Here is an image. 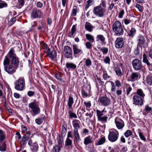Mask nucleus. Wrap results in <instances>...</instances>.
<instances>
[{
  "mask_svg": "<svg viewBox=\"0 0 152 152\" xmlns=\"http://www.w3.org/2000/svg\"><path fill=\"white\" fill-rule=\"evenodd\" d=\"M29 108L31 109V112L34 115L40 113V109L39 107V102L36 100L30 103L28 105Z\"/></svg>",
  "mask_w": 152,
  "mask_h": 152,
  "instance_id": "obj_3",
  "label": "nucleus"
},
{
  "mask_svg": "<svg viewBox=\"0 0 152 152\" xmlns=\"http://www.w3.org/2000/svg\"><path fill=\"white\" fill-rule=\"evenodd\" d=\"M19 63L18 57L11 59L10 64L6 67V71L9 74L14 73L19 66Z\"/></svg>",
  "mask_w": 152,
  "mask_h": 152,
  "instance_id": "obj_1",
  "label": "nucleus"
},
{
  "mask_svg": "<svg viewBox=\"0 0 152 152\" xmlns=\"http://www.w3.org/2000/svg\"><path fill=\"white\" fill-rule=\"evenodd\" d=\"M72 48L74 55L75 56L77 55H80L83 53V50L78 48V46L77 45H73Z\"/></svg>",
  "mask_w": 152,
  "mask_h": 152,
  "instance_id": "obj_14",
  "label": "nucleus"
},
{
  "mask_svg": "<svg viewBox=\"0 0 152 152\" xmlns=\"http://www.w3.org/2000/svg\"><path fill=\"white\" fill-rule=\"evenodd\" d=\"M48 55L49 57L53 59L56 56V52L55 50H53L51 52L48 53Z\"/></svg>",
  "mask_w": 152,
  "mask_h": 152,
  "instance_id": "obj_34",
  "label": "nucleus"
},
{
  "mask_svg": "<svg viewBox=\"0 0 152 152\" xmlns=\"http://www.w3.org/2000/svg\"><path fill=\"white\" fill-rule=\"evenodd\" d=\"M45 115H41V118H38L35 119L36 123L39 125L41 124L42 123L43 121L45 120Z\"/></svg>",
  "mask_w": 152,
  "mask_h": 152,
  "instance_id": "obj_29",
  "label": "nucleus"
},
{
  "mask_svg": "<svg viewBox=\"0 0 152 152\" xmlns=\"http://www.w3.org/2000/svg\"><path fill=\"white\" fill-rule=\"evenodd\" d=\"M41 15V11L39 10H33L31 14V16L34 18H37Z\"/></svg>",
  "mask_w": 152,
  "mask_h": 152,
  "instance_id": "obj_22",
  "label": "nucleus"
},
{
  "mask_svg": "<svg viewBox=\"0 0 152 152\" xmlns=\"http://www.w3.org/2000/svg\"><path fill=\"white\" fill-rule=\"evenodd\" d=\"M106 11V9L103 8L100 5H98L94 7L93 10V13L97 17H102Z\"/></svg>",
  "mask_w": 152,
  "mask_h": 152,
  "instance_id": "obj_6",
  "label": "nucleus"
},
{
  "mask_svg": "<svg viewBox=\"0 0 152 152\" xmlns=\"http://www.w3.org/2000/svg\"><path fill=\"white\" fill-rule=\"evenodd\" d=\"M132 20H131L129 18H126L124 20V23L126 25H128L129 23L132 22Z\"/></svg>",
  "mask_w": 152,
  "mask_h": 152,
  "instance_id": "obj_56",
  "label": "nucleus"
},
{
  "mask_svg": "<svg viewBox=\"0 0 152 152\" xmlns=\"http://www.w3.org/2000/svg\"><path fill=\"white\" fill-rule=\"evenodd\" d=\"M91 61L90 59L87 58L85 61V64L88 67H89L91 65Z\"/></svg>",
  "mask_w": 152,
  "mask_h": 152,
  "instance_id": "obj_51",
  "label": "nucleus"
},
{
  "mask_svg": "<svg viewBox=\"0 0 152 152\" xmlns=\"http://www.w3.org/2000/svg\"><path fill=\"white\" fill-rule=\"evenodd\" d=\"M103 77L104 80H106L107 79H110L111 78V77L108 75L107 71H106V70L103 69Z\"/></svg>",
  "mask_w": 152,
  "mask_h": 152,
  "instance_id": "obj_35",
  "label": "nucleus"
},
{
  "mask_svg": "<svg viewBox=\"0 0 152 152\" xmlns=\"http://www.w3.org/2000/svg\"><path fill=\"white\" fill-rule=\"evenodd\" d=\"M104 61L106 64H109L110 63V59L109 57L106 56L104 60Z\"/></svg>",
  "mask_w": 152,
  "mask_h": 152,
  "instance_id": "obj_59",
  "label": "nucleus"
},
{
  "mask_svg": "<svg viewBox=\"0 0 152 152\" xmlns=\"http://www.w3.org/2000/svg\"><path fill=\"white\" fill-rule=\"evenodd\" d=\"M146 81L148 85H152V75H149L147 76Z\"/></svg>",
  "mask_w": 152,
  "mask_h": 152,
  "instance_id": "obj_40",
  "label": "nucleus"
},
{
  "mask_svg": "<svg viewBox=\"0 0 152 152\" xmlns=\"http://www.w3.org/2000/svg\"><path fill=\"white\" fill-rule=\"evenodd\" d=\"M64 53L65 58L71 59H73L72 51L69 47L66 46L64 47Z\"/></svg>",
  "mask_w": 152,
  "mask_h": 152,
  "instance_id": "obj_9",
  "label": "nucleus"
},
{
  "mask_svg": "<svg viewBox=\"0 0 152 152\" xmlns=\"http://www.w3.org/2000/svg\"><path fill=\"white\" fill-rule=\"evenodd\" d=\"M99 5H100L103 8L106 9L107 7V2L106 0H101L100 3Z\"/></svg>",
  "mask_w": 152,
  "mask_h": 152,
  "instance_id": "obj_43",
  "label": "nucleus"
},
{
  "mask_svg": "<svg viewBox=\"0 0 152 152\" xmlns=\"http://www.w3.org/2000/svg\"><path fill=\"white\" fill-rule=\"evenodd\" d=\"M29 139L28 138V137H27V136L26 137V136L23 135L21 140V141L20 142V144L21 145H23L26 143V141Z\"/></svg>",
  "mask_w": 152,
  "mask_h": 152,
  "instance_id": "obj_38",
  "label": "nucleus"
},
{
  "mask_svg": "<svg viewBox=\"0 0 152 152\" xmlns=\"http://www.w3.org/2000/svg\"><path fill=\"white\" fill-rule=\"evenodd\" d=\"M105 138L102 137L98 141L96 142L95 145H102L105 142Z\"/></svg>",
  "mask_w": 152,
  "mask_h": 152,
  "instance_id": "obj_42",
  "label": "nucleus"
},
{
  "mask_svg": "<svg viewBox=\"0 0 152 152\" xmlns=\"http://www.w3.org/2000/svg\"><path fill=\"white\" fill-rule=\"evenodd\" d=\"M30 147L31 149L33 152H37L38 149V146L36 142L33 143V144Z\"/></svg>",
  "mask_w": 152,
  "mask_h": 152,
  "instance_id": "obj_30",
  "label": "nucleus"
},
{
  "mask_svg": "<svg viewBox=\"0 0 152 152\" xmlns=\"http://www.w3.org/2000/svg\"><path fill=\"white\" fill-rule=\"evenodd\" d=\"M139 78V74L137 72H133L130 75L129 80L134 82Z\"/></svg>",
  "mask_w": 152,
  "mask_h": 152,
  "instance_id": "obj_15",
  "label": "nucleus"
},
{
  "mask_svg": "<svg viewBox=\"0 0 152 152\" xmlns=\"http://www.w3.org/2000/svg\"><path fill=\"white\" fill-rule=\"evenodd\" d=\"M25 2L24 0H18L17 2V4L19 8H21L23 7L24 4Z\"/></svg>",
  "mask_w": 152,
  "mask_h": 152,
  "instance_id": "obj_46",
  "label": "nucleus"
},
{
  "mask_svg": "<svg viewBox=\"0 0 152 152\" xmlns=\"http://www.w3.org/2000/svg\"><path fill=\"white\" fill-rule=\"evenodd\" d=\"M94 139H92L90 136H88L84 139V143L86 145H87L89 144L93 143Z\"/></svg>",
  "mask_w": 152,
  "mask_h": 152,
  "instance_id": "obj_18",
  "label": "nucleus"
},
{
  "mask_svg": "<svg viewBox=\"0 0 152 152\" xmlns=\"http://www.w3.org/2000/svg\"><path fill=\"white\" fill-rule=\"evenodd\" d=\"M69 116L71 118H77V116L74 113H72L71 111H69Z\"/></svg>",
  "mask_w": 152,
  "mask_h": 152,
  "instance_id": "obj_57",
  "label": "nucleus"
},
{
  "mask_svg": "<svg viewBox=\"0 0 152 152\" xmlns=\"http://www.w3.org/2000/svg\"><path fill=\"white\" fill-rule=\"evenodd\" d=\"M96 39L97 41L100 40L102 44L105 45V38L103 35L101 34L97 35L96 37Z\"/></svg>",
  "mask_w": 152,
  "mask_h": 152,
  "instance_id": "obj_26",
  "label": "nucleus"
},
{
  "mask_svg": "<svg viewBox=\"0 0 152 152\" xmlns=\"http://www.w3.org/2000/svg\"><path fill=\"white\" fill-rule=\"evenodd\" d=\"M21 128L22 131L23 132L25 133L27 132V128L26 127L24 126V125H22L21 126Z\"/></svg>",
  "mask_w": 152,
  "mask_h": 152,
  "instance_id": "obj_61",
  "label": "nucleus"
},
{
  "mask_svg": "<svg viewBox=\"0 0 152 152\" xmlns=\"http://www.w3.org/2000/svg\"><path fill=\"white\" fill-rule=\"evenodd\" d=\"M6 148V141L2 142H0V151L2 152L5 151Z\"/></svg>",
  "mask_w": 152,
  "mask_h": 152,
  "instance_id": "obj_24",
  "label": "nucleus"
},
{
  "mask_svg": "<svg viewBox=\"0 0 152 152\" xmlns=\"http://www.w3.org/2000/svg\"><path fill=\"white\" fill-rule=\"evenodd\" d=\"M72 144V140L69 138H67L65 141L66 145H70Z\"/></svg>",
  "mask_w": 152,
  "mask_h": 152,
  "instance_id": "obj_53",
  "label": "nucleus"
},
{
  "mask_svg": "<svg viewBox=\"0 0 152 152\" xmlns=\"http://www.w3.org/2000/svg\"><path fill=\"white\" fill-rule=\"evenodd\" d=\"M6 132L3 130L0 129V142L4 141L6 138Z\"/></svg>",
  "mask_w": 152,
  "mask_h": 152,
  "instance_id": "obj_23",
  "label": "nucleus"
},
{
  "mask_svg": "<svg viewBox=\"0 0 152 152\" xmlns=\"http://www.w3.org/2000/svg\"><path fill=\"white\" fill-rule=\"evenodd\" d=\"M10 60L8 57L7 56H6L5 57V58L4 59L3 61V64L4 66V68L5 71H6V67L8 65H10Z\"/></svg>",
  "mask_w": 152,
  "mask_h": 152,
  "instance_id": "obj_27",
  "label": "nucleus"
},
{
  "mask_svg": "<svg viewBox=\"0 0 152 152\" xmlns=\"http://www.w3.org/2000/svg\"><path fill=\"white\" fill-rule=\"evenodd\" d=\"M124 44V41L122 38L118 37L115 41V45L116 48H121L123 46Z\"/></svg>",
  "mask_w": 152,
  "mask_h": 152,
  "instance_id": "obj_13",
  "label": "nucleus"
},
{
  "mask_svg": "<svg viewBox=\"0 0 152 152\" xmlns=\"http://www.w3.org/2000/svg\"><path fill=\"white\" fill-rule=\"evenodd\" d=\"M115 83L116 86L117 87H119L121 86V83L118 80H116L115 81Z\"/></svg>",
  "mask_w": 152,
  "mask_h": 152,
  "instance_id": "obj_63",
  "label": "nucleus"
},
{
  "mask_svg": "<svg viewBox=\"0 0 152 152\" xmlns=\"http://www.w3.org/2000/svg\"><path fill=\"white\" fill-rule=\"evenodd\" d=\"M133 104L135 105L141 106L143 104L142 99L138 95H136L133 97Z\"/></svg>",
  "mask_w": 152,
  "mask_h": 152,
  "instance_id": "obj_11",
  "label": "nucleus"
},
{
  "mask_svg": "<svg viewBox=\"0 0 152 152\" xmlns=\"http://www.w3.org/2000/svg\"><path fill=\"white\" fill-rule=\"evenodd\" d=\"M72 124L74 128L73 130H78L80 128V122L77 119H75L72 121Z\"/></svg>",
  "mask_w": 152,
  "mask_h": 152,
  "instance_id": "obj_16",
  "label": "nucleus"
},
{
  "mask_svg": "<svg viewBox=\"0 0 152 152\" xmlns=\"http://www.w3.org/2000/svg\"><path fill=\"white\" fill-rule=\"evenodd\" d=\"M141 62L137 59H134L132 61L134 69L135 70H140L142 67Z\"/></svg>",
  "mask_w": 152,
  "mask_h": 152,
  "instance_id": "obj_10",
  "label": "nucleus"
},
{
  "mask_svg": "<svg viewBox=\"0 0 152 152\" xmlns=\"http://www.w3.org/2000/svg\"><path fill=\"white\" fill-rule=\"evenodd\" d=\"M99 102L102 106L107 107L111 103V99L106 96H101L99 99Z\"/></svg>",
  "mask_w": 152,
  "mask_h": 152,
  "instance_id": "obj_7",
  "label": "nucleus"
},
{
  "mask_svg": "<svg viewBox=\"0 0 152 152\" xmlns=\"http://www.w3.org/2000/svg\"><path fill=\"white\" fill-rule=\"evenodd\" d=\"M110 83L112 86L111 91L113 92H115L116 91V87L115 86L113 82L111 81Z\"/></svg>",
  "mask_w": 152,
  "mask_h": 152,
  "instance_id": "obj_52",
  "label": "nucleus"
},
{
  "mask_svg": "<svg viewBox=\"0 0 152 152\" xmlns=\"http://www.w3.org/2000/svg\"><path fill=\"white\" fill-rule=\"evenodd\" d=\"M116 126L118 129H122L124 126V121L119 117H117L115 119Z\"/></svg>",
  "mask_w": 152,
  "mask_h": 152,
  "instance_id": "obj_12",
  "label": "nucleus"
},
{
  "mask_svg": "<svg viewBox=\"0 0 152 152\" xmlns=\"http://www.w3.org/2000/svg\"><path fill=\"white\" fill-rule=\"evenodd\" d=\"M66 66L68 70H73L75 69L76 67V65L72 63L67 62L66 63Z\"/></svg>",
  "mask_w": 152,
  "mask_h": 152,
  "instance_id": "obj_20",
  "label": "nucleus"
},
{
  "mask_svg": "<svg viewBox=\"0 0 152 152\" xmlns=\"http://www.w3.org/2000/svg\"><path fill=\"white\" fill-rule=\"evenodd\" d=\"M112 28L115 35L120 36L124 33V31L122 24L119 21H117L114 22Z\"/></svg>",
  "mask_w": 152,
  "mask_h": 152,
  "instance_id": "obj_2",
  "label": "nucleus"
},
{
  "mask_svg": "<svg viewBox=\"0 0 152 152\" xmlns=\"http://www.w3.org/2000/svg\"><path fill=\"white\" fill-rule=\"evenodd\" d=\"M7 56L10 58V59L18 57L15 53L14 49L11 48L7 54Z\"/></svg>",
  "mask_w": 152,
  "mask_h": 152,
  "instance_id": "obj_17",
  "label": "nucleus"
},
{
  "mask_svg": "<svg viewBox=\"0 0 152 152\" xmlns=\"http://www.w3.org/2000/svg\"><path fill=\"white\" fill-rule=\"evenodd\" d=\"M114 70L117 75L118 76H121L122 75L121 70L118 67H115Z\"/></svg>",
  "mask_w": 152,
  "mask_h": 152,
  "instance_id": "obj_47",
  "label": "nucleus"
},
{
  "mask_svg": "<svg viewBox=\"0 0 152 152\" xmlns=\"http://www.w3.org/2000/svg\"><path fill=\"white\" fill-rule=\"evenodd\" d=\"M137 132L140 139L146 142V138L143 135V133L140 129H138L137 130Z\"/></svg>",
  "mask_w": 152,
  "mask_h": 152,
  "instance_id": "obj_33",
  "label": "nucleus"
},
{
  "mask_svg": "<svg viewBox=\"0 0 152 152\" xmlns=\"http://www.w3.org/2000/svg\"><path fill=\"white\" fill-rule=\"evenodd\" d=\"M136 33V30L134 28H131L129 33L128 34V35L132 38H133L135 35Z\"/></svg>",
  "mask_w": 152,
  "mask_h": 152,
  "instance_id": "obj_39",
  "label": "nucleus"
},
{
  "mask_svg": "<svg viewBox=\"0 0 152 152\" xmlns=\"http://www.w3.org/2000/svg\"><path fill=\"white\" fill-rule=\"evenodd\" d=\"M86 38L91 42H92L94 41V38L93 36L90 34H86Z\"/></svg>",
  "mask_w": 152,
  "mask_h": 152,
  "instance_id": "obj_44",
  "label": "nucleus"
},
{
  "mask_svg": "<svg viewBox=\"0 0 152 152\" xmlns=\"http://www.w3.org/2000/svg\"><path fill=\"white\" fill-rule=\"evenodd\" d=\"M137 94L138 95L140 96H139L141 97L142 98H143L145 95L143 93L142 90L141 89L137 90Z\"/></svg>",
  "mask_w": 152,
  "mask_h": 152,
  "instance_id": "obj_49",
  "label": "nucleus"
},
{
  "mask_svg": "<svg viewBox=\"0 0 152 152\" xmlns=\"http://www.w3.org/2000/svg\"><path fill=\"white\" fill-rule=\"evenodd\" d=\"M132 134V133L131 131L129 130H127L124 133L125 136L127 138L128 137L130 136Z\"/></svg>",
  "mask_w": 152,
  "mask_h": 152,
  "instance_id": "obj_48",
  "label": "nucleus"
},
{
  "mask_svg": "<svg viewBox=\"0 0 152 152\" xmlns=\"http://www.w3.org/2000/svg\"><path fill=\"white\" fill-rule=\"evenodd\" d=\"M135 7L138 9L140 12H141L142 11L141 7L140 5L137 4L136 5Z\"/></svg>",
  "mask_w": 152,
  "mask_h": 152,
  "instance_id": "obj_64",
  "label": "nucleus"
},
{
  "mask_svg": "<svg viewBox=\"0 0 152 152\" xmlns=\"http://www.w3.org/2000/svg\"><path fill=\"white\" fill-rule=\"evenodd\" d=\"M85 45L87 49H90L92 47V44L89 42H86L85 44Z\"/></svg>",
  "mask_w": 152,
  "mask_h": 152,
  "instance_id": "obj_58",
  "label": "nucleus"
},
{
  "mask_svg": "<svg viewBox=\"0 0 152 152\" xmlns=\"http://www.w3.org/2000/svg\"><path fill=\"white\" fill-rule=\"evenodd\" d=\"M124 13V10H120L118 14V17L120 18H122Z\"/></svg>",
  "mask_w": 152,
  "mask_h": 152,
  "instance_id": "obj_55",
  "label": "nucleus"
},
{
  "mask_svg": "<svg viewBox=\"0 0 152 152\" xmlns=\"http://www.w3.org/2000/svg\"><path fill=\"white\" fill-rule=\"evenodd\" d=\"M15 88L18 91H22L25 86V79L23 77H20L14 83Z\"/></svg>",
  "mask_w": 152,
  "mask_h": 152,
  "instance_id": "obj_4",
  "label": "nucleus"
},
{
  "mask_svg": "<svg viewBox=\"0 0 152 152\" xmlns=\"http://www.w3.org/2000/svg\"><path fill=\"white\" fill-rule=\"evenodd\" d=\"M148 57L146 54L144 53L142 55L143 62L146 64L148 63H149V62L148 60Z\"/></svg>",
  "mask_w": 152,
  "mask_h": 152,
  "instance_id": "obj_45",
  "label": "nucleus"
},
{
  "mask_svg": "<svg viewBox=\"0 0 152 152\" xmlns=\"http://www.w3.org/2000/svg\"><path fill=\"white\" fill-rule=\"evenodd\" d=\"M115 4L113 3V1H112L110 4H109V9L110 10H112Z\"/></svg>",
  "mask_w": 152,
  "mask_h": 152,
  "instance_id": "obj_62",
  "label": "nucleus"
},
{
  "mask_svg": "<svg viewBox=\"0 0 152 152\" xmlns=\"http://www.w3.org/2000/svg\"><path fill=\"white\" fill-rule=\"evenodd\" d=\"M95 2L94 0H88L87 1L85 4V10L86 11L90 6L94 4Z\"/></svg>",
  "mask_w": 152,
  "mask_h": 152,
  "instance_id": "obj_25",
  "label": "nucleus"
},
{
  "mask_svg": "<svg viewBox=\"0 0 152 152\" xmlns=\"http://www.w3.org/2000/svg\"><path fill=\"white\" fill-rule=\"evenodd\" d=\"M145 42V39L143 36L140 35L138 37V43L137 45L141 47L143 45Z\"/></svg>",
  "mask_w": 152,
  "mask_h": 152,
  "instance_id": "obj_21",
  "label": "nucleus"
},
{
  "mask_svg": "<svg viewBox=\"0 0 152 152\" xmlns=\"http://www.w3.org/2000/svg\"><path fill=\"white\" fill-rule=\"evenodd\" d=\"M152 111V109L151 107L149 106L148 105L145 106L144 110V113L146 114L150 113Z\"/></svg>",
  "mask_w": 152,
  "mask_h": 152,
  "instance_id": "obj_41",
  "label": "nucleus"
},
{
  "mask_svg": "<svg viewBox=\"0 0 152 152\" xmlns=\"http://www.w3.org/2000/svg\"><path fill=\"white\" fill-rule=\"evenodd\" d=\"M105 108L104 109L100 111L98 110H96V115L97 117V119L98 121H101L103 122H107L108 117L106 115H104V118H102L101 116H102L104 115V111Z\"/></svg>",
  "mask_w": 152,
  "mask_h": 152,
  "instance_id": "obj_8",
  "label": "nucleus"
},
{
  "mask_svg": "<svg viewBox=\"0 0 152 152\" xmlns=\"http://www.w3.org/2000/svg\"><path fill=\"white\" fill-rule=\"evenodd\" d=\"M85 27L86 29L89 31H91L93 28V26L88 22L86 23Z\"/></svg>",
  "mask_w": 152,
  "mask_h": 152,
  "instance_id": "obj_32",
  "label": "nucleus"
},
{
  "mask_svg": "<svg viewBox=\"0 0 152 152\" xmlns=\"http://www.w3.org/2000/svg\"><path fill=\"white\" fill-rule=\"evenodd\" d=\"M74 102V100L72 96H69V97L68 105L69 108H72V104Z\"/></svg>",
  "mask_w": 152,
  "mask_h": 152,
  "instance_id": "obj_36",
  "label": "nucleus"
},
{
  "mask_svg": "<svg viewBox=\"0 0 152 152\" xmlns=\"http://www.w3.org/2000/svg\"><path fill=\"white\" fill-rule=\"evenodd\" d=\"M84 104L85 105L86 107L87 108H89L91 106V103L90 102H84Z\"/></svg>",
  "mask_w": 152,
  "mask_h": 152,
  "instance_id": "obj_60",
  "label": "nucleus"
},
{
  "mask_svg": "<svg viewBox=\"0 0 152 152\" xmlns=\"http://www.w3.org/2000/svg\"><path fill=\"white\" fill-rule=\"evenodd\" d=\"M100 50L104 54L107 53L108 52V49L107 48L103 47L100 48Z\"/></svg>",
  "mask_w": 152,
  "mask_h": 152,
  "instance_id": "obj_54",
  "label": "nucleus"
},
{
  "mask_svg": "<svg viewBox=\"0 0 152 152\" xmlns=\"http://www.w3.org/2000/svg\"><path fill=\"white\" fill-rule=\"evenodd\" d=\"M73 134L75 137L74 140L78 141L80 139V136L79 134L78 130H73Z\"/></svg>",
  "mask_w": 152,
  "mask_h": 152,
  "instance_id": "obj_31",
  "label": "nucleus"
},
{
  "mask_svg": "<svg viewBox=\"0 0 152 152\" xmlns=\"http://www.w3.org/2000/svg\"><path fill=\"white\" fill-rule=\"evenodd\" d=\"M119 133L116 129H112L110 130L108 138L109 140L112 142L116 141L118 139Z\"/></svg>",
  "mask_w": 152,
  "mask_h": 152,
  "instance_id": "obj_5",
  "label": "nucleus"
},
{
  "mask_svg": "<svg viewBox=\"0 0 152 152\" xmlns=\"http://www.w3.org/2000/svg\"><path fill=\"white\" fill-rule=\"evenodd\" d=\"M125 87L126 89V94L128 95L129 94L130 92L132 91V88L129 85L127 84H125Z\"/></svg>",
  "mask_w": 152,
  "mask_h": 152,
  "instance_id": "obj_37",
  "label": "nucleus"
},
{
  "mask_svg": "<svg viewBox=\"0 0 152 152\" xmlns=\"http://www.w3.org/2000/svg\"><path fill=\"white\" fill-rule=\"evenodd\" d=\"M62 146L61 143L58 142L57 145H55L53 147L51 152H59L61 150Z\"/></svg>",
  "mask_w": 152,
  "mask_h": 152,
  "instance_id": "obj_19",
  "label": "nucleus"
},
{
  "mask_svg": "<svg viewBox=\"0 0 152 152\" xmlns=\"http://www.w3.org/2000/svg\"><path fill=\"white\" fill-rule=\"evenodd\" d=\"M76 25H73L71 28V31L69 34L68 36L70 37H73V35L76 31Z\"/></svg>",
  "mask_w": 152,
  "mask_h": 152,
  "instance_id": "obj_28",
  "label": "nucleus"
},
{
  "mask_svg": "<svg viewBox=\"0 0 152 152\" xmlns=\"http://www.w3.org/2000/svg\"><path fill=\"white\" fill-rule=\"evenodd\" d=\"M7 4L5 1H1V2H0V9L7 7Z\"/></svg>",
  "mask_w": 152,
  "mask_h": 152,
  "instance_id": "obj_50",
  "label": "nucleus"
}]
</instances>
